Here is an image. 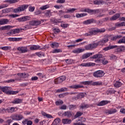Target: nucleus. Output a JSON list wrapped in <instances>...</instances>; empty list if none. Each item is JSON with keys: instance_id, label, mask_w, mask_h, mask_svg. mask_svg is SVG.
<instances>
[{"instance_id": "obj_1", "label": "nucleus", "mask_w": 125, "mask_h": 125, "mask_svg": "<svg viewBox=\"0 0 125 125\" xmlns=\"http://www.w3.org/2000/svg\"><path fill=\"white\" fill-rule=\"evenodd\" d=\"M103 57H104V56L101 54H96L94 56V59H96L95 60V62L97 63H94V65H99L101 63H102L103 65H106L108 64V61Z\"/></svg>"}, {"instance_id": "obj_2", "label": "nucleus", "mask_w": 125, "mask_h": 125, "mask_svg": "<svg viewBox=\"0 0 125 125\" xmlns=\"http://www.w3.org/2000/svg\"><path fill=\"white\" fill-rule=\"evenodd\" d=\"M1 89L3 92L6 93V94H8V95H14L18 93V91H11V87H10L4 86L1 88Z\"/></svg>"}, {"instance_id": "obj_3", "label": "nucleus", "mask_w": 125, "mask_h": 125, "mask_svg": "<svg viewBox=\"0 0 125 125\" xmlns=\"http://www.w3.org/2000/svg\"><path fill=\"white\" fill-rule=\"evenodd\" d=\"M114 48H116L115 51L116 52H120L121 51L120 46H117V45H109L107 47H106L103 48V50L104 51H108V50H110V49H114Z\"/></svg>"}, {"instance_id": "obj_4", "label": "nucleus", "mask_w": 125, "mask_h": 125, "mask_svg": "<svg viewBox=\"0 0 125 125\" xmlns=\"http://www.w3.org/2000/svg\"><path fill=\"white\" fill-rule=\"evenodd\" d=\"M28 6H29V5L23 4L18 7V8L14 9L13 11L15 13H19V12H21V11H24L25 9H27V8H28Z\"/></svg>"}, {"instance_id": "obj_5", "label": "nucleus", "mask_w": 125, "mask_h": 125, "mask_svg": "<svg viewBox=\"0 0 125 125\" xmlns=\"http://www.w3.org/2000/svg\"><path fill=\"white\" fill-rule=\"evenodd\" d=\"M108 41H109V39H108V37H105L102 40L99 41L98 43H95L94 46L95 47L96 46H98V45H104V44H105L106 42H107Z\"/></svg>"}, {"instance_id": "obj_6", "label": "nucleus", "mask_w": 125, "mask_h": 125, "mask_svg": "<svg viewBox=\"0 0 125 125\" xmlns=\"http://www.w3.org/2000/svg\"><path fill=\"white\" fill-rule=\"evenodd\" d=\"M10 118L14 121H21L22 119H24V117L21 115L15 114L12 115Z\"/></svg>"}, {"instance_id": "obj_7", "label": "nucleus", "mask_w": 125, "mask_h": 125, "mask_svg": "<svg viewBox=\"0 0 125 125\" xmlns=\"http://www.w3.org/2000/svg\"><path fill=\"white\" fill-rule=\"evenodd\" d=\"M66 80V77L64 76L59 77L54 80V83L55 84H58V83H63L64 81Z\"/></svg>"}, {"instance_id": "obj_8", "label": "nucleus", "mask_w": 125, "mask_h": 125, "mask_svg": "<svg viewBox=\"0 0 125 125\" xmlns=\"http://www.w3.org/2000/svg\"><path fill=\"white\" fill-rule=\"evenodd\" d=\"M105 75V73L102 70H98L94 73V77L96 78H102Z\"/></svg>"}, {"instance_id": "obj_9", "label": "nucleus", "mask_w": 125, "mask_h": 125, "mask_svg": "<svg viewBox=\"0 0 125 125\" xmlns=\"http://www.w3.org/2000/svg\"><path fill=\"white\" fill-rule=\"evenodd\" d=\"M42 24V21L40 20H33L29 21V24L31 26H39Z\"/></svg>"}, {"instance_id": "obj_10", "label": "nucleus", "mask_w": 125, "mask_h": 125, "mask_svg": "<svg viewBox=\"0 0 125 125\" xmlns=\"http://www.w3.org/2000/svg\"><path fill=\"white\" fill-rule=\"evenodd\" d=\"M85 121H86V119H85V118L82 117L81 118H79L78 120V122H81L74 123L73 125H86L85 124L83 123H84Z\"/></svg>"}, {"instance_id": "obj_11", "label": "nucleus", "mask_w": 125, "mask_h": 125, "mask_svg": "<svg viewBox=\"0 0 125 125\" xmlns=\"http://www.w3.org/2000/svg\"><path fill=\"white\" fill-rule=\"evenodd\" d=\"M17 50L20 51V52H21V53H26V52H28V51H29L27 46L19 47L17 48Z\"/></svg>"}, {"instance_id": "obj_12", "label": "nucleus", "mask_w": 125, "mask_h": 125, "mask_svg": "<svg viewBox=\"0 0 125 125\" xmlns=\"http://www.w3.org/2000/svg\"><path fill=\"white\" fill-rule=\"evenodd\" d=\"M18 22H25V21H28L30 20V17L28 16H24L17 19Z\"/></svg>"}, {"instance_id": "obj_13", "label": "nucleus", "mask_w": 125, "mask_h": 125, "mask_svg": "<svg viewBox=\"0 0 125 125\" xmlns=\"http://www.w3.org/2000/svg\"><path fill=\"white\" fill-rule=\"evenodd\" d=\"M30 50H38L40 49V45H31L28 46Z\"/></svg>"}, {"instance_id": "obj_14", "label": "nucleus", "mask_w": 125, "mask_h": 125, "mask_svg": "<svg viewBox=\"0 0 125 125\" xmlns=\"http://www.w3.org/2000/svg\"><path fill=\"white\" fill-rule=\"evenodd\" d=\"M22 30H24L22 28H17L15 29H12L10 31V34H12V35H15V34H19L20 32V31H22Z\"/></svg>"}, {"instance_id": "obj_15", "label": "nucleus", "mask_w": 125, "mask_h": 125, "mask_svg": "<svg viewBox=\"0 0 125 125\" xmlns=\"http://www.w3.org/2000/svg\"><path fill=\"white\" fill-rule=\"evenodd\" d=\"M9 22V20L7 19H2L0 20V25H6Z\"/></svg>"}, {"instance_id": "obj_16", "label": "nucleus", "mask_w": 125, "mask_h": 125, "mask_svg": "<svg viewBox=\"0 0 125 125\" xmlns=\"http://www.w3.org/2000/svg\"><path fill=\"white\" fill-rule=\"evenodd\" d=\"M94 65V63L92 62L83 63L79 65V66H82V67H91V66Z\"/></svg>"}, {"instance_id": "obj_17", "label": "nucleus", "mask_w": 125, "mask_h": 125, "mask_svg": "<svg viewBox=\"0 0 125 125\" xmlns=\"http://www.w3.org/2000/svg\"><path fill=\"white\" fill-rule=\"evenodd\" d=\"M62 122L63 125H70L72 123V120L71 119H62Z\"/></svg>"}, {"instance_id": "obj_18", "label": "nucleus", "mask_w": 125, "mask_h": 125, "mask_svg": "<svg viewBox=\"0 0 125 125\" xmlns=\"http://www.w3.org/2000/svg\"><path fill=\"white\" fill-rule=\"evenodd\" d=\"M15 110H18L17 107H11L10 108L6 109L7 113H13L16 111Z\"/></svg>"}, {"instance_id": "obj_19", "label": "nucleus", "mask_w": 125, "mask_h": 125, "mask_svg": "<svg viewBox=\"0 0 125 125\" xmlns=\"http://www.w3.org/2000/svg\"><path fill=\"white\" fill-rule=\"evenodd\" d=\"M94 21V20H93V19H92L85 21H83V24H84V25H88L89 24H92V23H93Z\"/></svg>"}, {"instance_id": "obj_20", "label": "nucleus", "mask_w": 125, "mask_h": 125, "mask_svg": "<svg viewBox=\"0 0 125 125\" xmlns=\"http://www.w3.org/2000/svg\"><path fill=\"white\" fill-rule=\"evenodd\" d=\"M83 86L77 84L69 86V88H73L74 89H78V88H83Z\"/></svg>"}, {"instance_id": "obj_21", "label": "nucleus", "mask_w": 125, "mask_h": 125, "mask_svg": "<svg viewBox=\"0 0 125 125\" xmlns=\"http://www.w3.org/2000/svg\"><path fill=\"white\" fill-rule=\"evenodd\" d=\"M94 48V43L90 44L85 46V48L86 50H91Z\"/></svg>"}, {"instance_id": "obj_22", "label": "nucleus", "mask_w": 125, "mask_h": 125, "mask_svg": "<svg viewBox=\"0 0 125 125\" xmlns=\"http://www.w3.org/2000/svg\"><path fill=\"white\" fill-rule=\"evenodd\" d=\"M120 16H121V14L117 13L114 16H113L111 18L110 20L111 21H114V20H117L118 18H120Z\"/></svg>"}, {"instance_id": "obj_23", "label": "nucleus", "mask_w": 125, "mask_h": 125, "mask_svg": "<svg viewBox=\"0 0 125 125\" xmlns=\"http://www.w3.org/2000/svg\"><path fill=\"white\" fill-rule=\"evenodd\" d=\"M50 46L52 48H57L59 47V43L56 42H53L50 44Z\"/></svg>"}, {"instance_id": "obj_24", "label": "nucleus", "mask_w": 125, "mask_h": 125, "mask_svg": "<svg viewBox=\"0 0 125 125\" xmlns=\"http://www.w3.org/2000/svg\"><path fill=\"white\" fill-rule=\"evenodd\" d=\"M42 115L43 116V117H46V118H47V119H52V118H53V117H52L51 115L47 114L43 111L42 112Z\"/></svg>"}, {"instance_id": "obj_25", "label": "nucleus", "mask_w": 125, "mask_h": 125, "mask_svg": "<svg viewBox=\"0 0 125 125\" xmlns=\"http://www.w3.org/2000/svg\"><path fill=\"white\" fill-rule=\"evenodd\" d=\"M65 91H68V88L66 87H62L61 89H58L57 90V93H60V92H65Z\"/></svg>"}, {"instance_id": "obj_26", "label": "nucleus", "mask_w": 125, "mask_h": 125, "mask_svg": "<svg viewBox=\"0 0 125 125\" xmlns=\"http://www.w3.org/2000/svg\"><path fill=\"white\" fill-rule=\"evenodd\" d=\"M84 51V49L77 48L76 50L73 51V53H81Z\"/></svg>"}, {"instance_id": "obj_27", "label": "nucleus", "mask_w": 125, "mask_h": 125, "mask_svg": "<svg viewBox=\"0 0 125 125\" xmlns=\"http://www.w3.org/2000/svg\"><path fill=\"white\" fill-rule=\"evenodd\" d=\"M60 122H61V120L60 118H57L53 121L52 125H59Z\"/></svg>"}, {"instance_id": "obj_28", "label": "nucleus", "mask_w": 125, "mask_h": 125, "mask_svg": "<svg viewBox=\"0 0 125 125\" xmlns=\"http://www.w3.org/2000/svg\"><path fill=\"white\" fill-rule=\"evenodd\" d=\"M12 103H13V104H19L22 103V100L20 99H15L12 102Z\"/></svg>"}, {"instance_id": "obj_29", "label": "nucleus", "mask_w": 125, "mask_h": 125, "mask_svg": "<svg viewBox=\"0 0 125 125\" xmlns=\"http://www.w3.org/2000/svg\"><path fill=\"white\" fill-rule=\"evenodd\" d=\"M108 102L107 101H102L100 102L97 105L98 106H104V105H106L108 104Z\"/></svg>"}, {"instance_id": "obj_30", "label": "nucleus", "mask_w": 125, "mask_h": 125, "mask_svg": "<svg viewBox=\"0 0 125 125\" xmlns=\"http://www.w3.org/2000/svg\"><path fill=\"white\" fill-rule=\"evenodd\" d=\"M81 84H84V85H90L92 83V81H85L80 83Z\"/></svg>"}, {"instance_id": "obj_31", "label": "nucleus", "mask_w": 125, "mask_h": 125, "mask_svg": "<svg viewBox=\"0 0 125 125\" xmlns=\"http://www.w3.org/2000/svg\"><path fill=\"white\" fill-rule=\"evenodd\" d=\"M63 115L65 117H67L68 118H70V117H72V113H71V111H65L63 113Z\"/></svg>"}, {"instance_id": "obj_32", "label": "nucleus", "mask_w": 125, "mask_h": 125, "mask_svg": "<svg viewBox=\"0 0 125 125\" xmlns=\"http://www.w3.org/2000/svg\"><path fill=\"white\" fill-rule=\"evenodd\" d=\"M91 55H92V53H87L83 55L82 56V58L83 59H86V58H88V57H90Z\"/></svg>"}, {"instance_id": "obj_33", "label": "nucleus", "mask_w": 125, "mask_h": 125, "mask_svg": "<svg viewBox=\"0 0 125 125\" xmlns=\"http://www.w3.org/2000/svg\"><path fill=\"white\" fill-rule=\"evenodd\" d=\"M105 1L104 0H95L94 1V4H97L98 5H99L100 4H102L104 3Z\"/></svg>"}, {"instance_id": "obj_34", "label": "nucleus", "mask_w": 125, "mask_h": 125, "mask_svg": "<svg viewBox=\"0 0 125 125\" xmlns=\"http://www.w3.org/2000/svg\"><path fill=\"white\" fill-rule=\"evenodd\" d=\"M87 14L86 13H83V14H76V17L77 18H81V17H83V16H86Z\"/></svg>"}, {"instance_id": "obj_35", "label": "nucleus", "mask_w": 125, "mask_h": 125, "mask_svg": "<svg viewBox=\"0 0 125 125\" xmlns=\"http://www.w3.org/2000/svg\"><path fill=\"white\" fill-rule=\"evenodd\" d=\"M105 31L106 30H105V29H97L94 30V33L95 34V33H104L105 32Z\"/></svg>"}, {"instance_id": "obj_36", "label": "nucleus", "mask_w": 125, "mask_h": 125, "mask_svg": "<svg viewBox=\"0 0 125 125\" xmlns=\"http://www.w3.org/2000/svg\"><path fill=\"white\" fill-rule=\"evenodd\" d=\"M0 49H2V50H4V51L10 50V49H11V47L8 46L0 47Z\"/></svg>"}, {"instance_id": "obj_37", "label": "nucleus", "mask_w": 125, "mask_h": 125, "mask_svg": "<svg viewBox=\"0 0 125 125\" xmlns=\"http://www.w3.org/2000/svg\"><path fill=\"white\" fill-rule=\"evenodd\" d=\"M82 12H88V13H91L93 12V10L89 9H83L81 10Z\"/></svg>"}, {"instance_id": "obj_38", "label": "nucleus", "mask_w": 125, "mask_h": 125, "mask_svg": "<svg viewBox=\"0 0 125 125\" xmlns=\"http://www.w3.org/2000/svg\"><path fill=\"white\" fill-rule=\"evenodd\" d=\"M65 62L66 64H73V63H74L75 61L73 59H69L65 60Z\"/></svg>"}, {"instance_id": "obj_39", "label": "nucleus", "mask_w": 125, "mask_h": 125, "mask_svg": "<svg viewBox=\"0 0 125 125\" xmlns=\"http://www.w3.org/2000/svg\"><path fill=\"white\" fill-rule=\"evenodd\" d=\"M51 53H59L62 52V50L61 49H55L51 51Z\"/></svg>"}, {"instance_id": "obj_40", "label": "nucleus", "mask_w": 125, "mask_h": 125, "mask_svg": "<svg viewBox=\"0 0 125 125\" xmlns=\"http://www.w3.org/2000/svg\"><path fill=\"white\" fill-rule=\"evenodd\" d=\"M122 85H123V83L118 81H117L114 84V86L115 87H120V86H122Z\"/></svg>"}, {"instance_id": "obj_41", "label": "nucleus", "mask_w": 125, "mask_h": 125, "mask_svg": "<svg viewBox=\"0 0 125 125\" xmlns=\"http://www.w3.org/2000/svg\"><path fill=\"white\" fill-rule=\"evenodd\" d=\"M5 1H6V2H8V3L12 4L18 2V0H6Z\"/></svg>"}, {"instance_id": "obj_42", "label": "nucleus", "mask_w": 125, "mask_h": 125, "mask_svg": "<svg viewBox=\"0 0 125 125\" xmlns=\"http://www.w3.org/2000/svg\"><path fill=\"white\" fill-rule=\"evenodd\" d=\"M9 41H10V42H17V41H20L21 40H22V38H8Z\"/></svg>"}, {"instance_id": "obj_43", "label": "nucleus", "mask_w": 125, "mask_h": 125, "mask_svg": "<svg viewBox=\"0 0 125 125\" xmlns=\"http://www.w3.org/2000/svg\"><path fill=\"white\" fill-rule=\"evenodd\" d=\"M49 4H47L41 7L40 9H41V10H45V9H47V8H49Z\"/></svg>"}, {"instance_id": "obj_44", "label": "nucleus", "mask_w": 125, "mask_h": 125, "mask_svg": "<svg viewBox=\"0 0 125 125\" xmlns=\"http://www.w3.org/2000/svg\"><path fill=\"white\" fill-rule=\"evenodd\" d=\"M68 108L69 110H75V109H77V106L76 105L70 104L68 106Z\"/></svg>"}, {"instance_id": "obj_45", "label": "nucleus", "mask_w": 125, "mask_h": 125, "mask_svg": "<svg viewBox=\"0 0 125 125\" xmlns=\"http://www.w3.org/2000/svg\"><path fill=\"white\" fill-rule=\"evenodd\" d=\"M82 115H83V112L78 111L76 113V114L74 116V118L77 119V118H79V117H81V116H82Z\"/></svg>"}, {"instance_id": "obj_46", "label": "nucleus", "mask_w": 125, "mask_h": 125, "mask_svg": "<svg viewBox=\"0 0 125 125\" xmlns=\"http://www.w3.org/2000/svg\"><path fill=\"white\" fill-rule=\"evenodd\" d=\"M84 97V94L83 93H80L77 95V99H81V98H83Z\"/></svg>"}, {"instance_id": "obj_47", "label": "nucleus", "mask_w": 125, "mask_h": 125, "mask_svg": "<svg viewBox=\"0 0 125 125\" xmlns=\"http://www.w3.org/2000/svg\"><path fill=\"white\" fill-rule=\"evenodd\" d=\"M68 94H69V93H64L61 94L59 95V97L60 98H63L65 97V96H67V95H68Z\"/></svg>"}, {"instance_id": "obj_48", "label": "nucleus", "mask_w": 125, "mask_h": 125, "mask_svg": "<svg viewBox=\"0 0 125 125\" xmlns=\"http://www.w3.org/2000/svg\"><path fill=\"white\" fill-rule=\"evenodd\" d=\"M89 105L83 104L81 106V109H86V108H89Z\"/></svg>"}, {"instance_id": "obj_49", "label": "nucleus", "mask_w": 125, "mask_h": 125, "mask_svg": "<svg viewBox=\"0 0 125 125\" xmlns=\"http://www.w3.org/2000/svg\"><path fill=\"white\" fill-rule=\"evenodd\" d=\"M30 75H29V73L24 72L22 73V79H27L28 77H29Z\"/></svg>"}, {"instance_id": "obj_50", "label": "nucleus", "mask_w": 125, "mask_h": 125, "mask_svg": "<svg viewBox=\"0 0 125 125\" xmlns=\"http://www.w3.org/2000/svg\"><path fill=\"white\" fill-rule=\"evenodd\" d=\"M122 38L121 35H117L116 36L113 37L112 38H111L112 41H116V40H118V39H121Z\"/></svg>"}, {"instance_id": "obj_51", "label": "nucleus", "mask_w": 125, "mask_h": 125, "mask_svg": "<svg viewBox=\"0 0 125 125\" xmlns=\"http://www.w3.org/2000/svg\"><path fill=\"white\" fill-rule=\"evenodd\" d=\"M63 103V102H62V100H59L55 102V104L57 106H59V105H62Z\"/></svg>"}, {"instance_id": "obj_52", "label": "nucleus", "mask_w": 125, "mask_h": 125, "mask_svg": "<svg viewBox=\"0 0 125 125\" xmlns=\"http://www.w3.org/2000/svg\"><path fill=\"white\" fill-rule=\"evenodd\" d=\"M37 75L39 76L40 79L44 78V77H45V75L44 74V73H37Z\"/></svg>"}, {"instance_id": "obj_53", "label": "nucleus", "mask_w": 125, "mask_h": 125, "mask_svg": "<svg viewBox=\"0 0 125 125\" xmlns=\"http://www.w3.org/2000/svg\"><path fill=\"white\" fill-rule=\"evenodd\" d=\"M118 43H125V37H123L122 39H120Z\"/></svg>"}, {"instance_id": "obj_54", "label": "nucleus", "mask_w": 125, "mask_h": 125, "mask_svg": "<svg viewBox=\"0 0 125 125\" xmlns=\"http://www.w3.org/2000/svg\"><path fill=\"white\" fill-rule=\"evenodd\" d=\"M20 16V15L18 14H13L8 15L9 17H12V18H15V17H19Z\"/></svg>"}, {"instance_id": "obj_55", "label": "nucleus", "mask_w": 125, "mask_h": 125, "mask_svg": "<svg viewBox=\"0 0 125 125\" xmlns=\"http://www.w3.org/2000/svg\"><path fill=\"white\" fill-rule=\"evenodd\" d=\"M8 5L7 4H2L0 5V9H2V8H5V7H7Z\"/></svg>"}, {"instance_id": "obj_56", "label": "nucleus", "mask_w": 125, "mask_h": 125, "mask_svg": "<svg viewBox=\"0 0 125 125\" xmlns=\"http://www.w3.org/2000/svg\"><path fill=\"white\" fill-rule=\"evenodd\" d=\"M17 76L19 78L20 81L21 79H23V73H19L17 74Z\"/></svg>"}, {"instance_id": "obj_57", "label": "nucleus", "mask_w": 125, "mask_h": 125, "mask_svg": "<svg viewBox=\"0 0 125 125\" xmlns=\"http://www.w3.org/2000/svg\"><path fill=\"white\" fill-rule=\"evenodd\" d=\"M0 113H1L2 114H4V113H7V110H6V109H4L3 108L0 109Z\"/></svg>"}, {"instance_id": "obj_58", "label": "nucleus", "mask_w": 125, "mask_h": 125, "mask_svg": "<svg viewBox=\"0 0 125 125\" xmlns=\"http://www.w3.org/2000/svg\"><path fill=\"white\" fill-rule=\"evenodd\" d=\"M35 7L30 6L29 8V11L30 12H34V11H35Z\"/></svg>"}, {"instance_id": "obj_59", "label": "nucleus", "mask_w": 125, "mask_h": 125, "mask_svg": "<svg viewBox=\"0 0 125 125\" xmlns=\"http://www.w3.org/2000/svg\"><path fill=\"white\" fill-rule=\"evenodd\" d=\"M117 109H110L109 110V114H115V113H116Z\"/></svg>"}, {"instance_id": "obj_60", "label": "nucleus", "mask_w": 125, "mask_h": 125, "mask_svg": "<svg viewBox=\"0 0 125 125\" xmlns=\"http://www.w3.org/2000/svg\"><path fill=\"white\" fill-rule=\"evenodd\" d=\"M28 121L29 120L28 119H25L22 121V124L24 125H26L28 124Z\"/></svg>"}, {"instance_id": "obj_61", "label": "nucleus", "mask_w": 125, "mask_h": 125, "mask_svg": "<svg viewBox=\"0 0 125 125\" xmlns=\"http://www.w3.org/2000/svg\"><path fill=\"white\" fill-rule=\"evenodd\" d=\"M35 54H36V55H37L39 57H42V55H43V54L42 52H37V53H35Z\"/></svg>"}, {"instance_id": "obj_62", "label": "nucleus", "mask_w": 125, "mask_h": 125, "mask_svg": "<svg viewBox=\"0 0 125 125\" xmlns=\"http://www.w3.org/2000/svg\"><path fill=\"white\" fill-rule=\"evenodd\" d=\"M94 33V31H90L88 33H87L85 34V36H92L93 34Z\"/></svg>"}, {"instance_id": "obj_63", "label": "nucleus", "mask_w": 125, "mask_h": 125, "mask_svg": "<svg viewBox=\"0 0 125 125\" xmlns=\"http://www.w3.org/2000/svg\"><path fill=\"white\" fill-rule=\"evenodd\" d=\"M61 26L62 28H67V27H68L69 25L68 24H65L63 23H62L61 24Z\"/></svg>"}, {"instance_id": "obj_64", "label": "nucleus", "mask_w": 125, "mask_h": 125, "mask_svg": "<svg viewBox=\"0 0 125 125\" xmlns=\"http://www.w3.org/2000/svg\"><path fill=\"white\" fill-rule=\"evenodd\" d=\"M102 84V82H97L94 83V85H101Z\"/></svg>"}]
</instances>
